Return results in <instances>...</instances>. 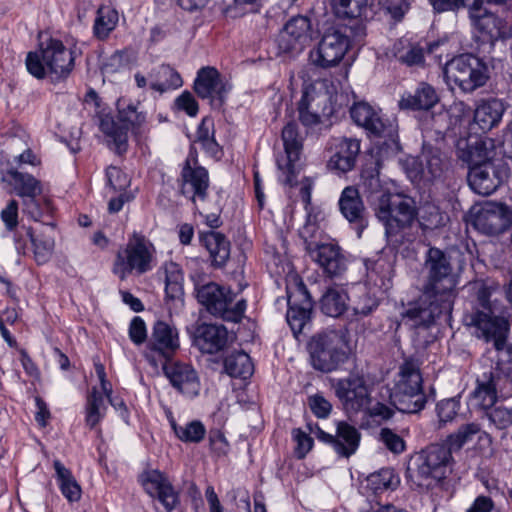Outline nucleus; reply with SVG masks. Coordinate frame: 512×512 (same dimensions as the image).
<instances>
[{
  "label": "nucleus",
  "instance_id": "obj_5",
  "mask_svg": "<svg viewBox=\"0 0 512 512\" xmlns=\"http://www.w3.org/2000/svg\"><path fill=\"white\" fill-rule=\"evenodd\" d=\"M452 456L443 444H432L423 450L415 460V468H409L410 481L417 488L429 490L446 477Z\"/></svg>",
  "mask_w": 512,
  "mask_h": 512
},
{
  "label": "nucleus",
  "instance_id": "obj_31",
  "mask_svg": "<svg viewBox=\"0 0 512 512\" xmlns=\"http://www.w3.org/2000/svg\"><path fill=\"white\" fill-rule=\"evenodd\" d=\"M390 401L400 412L418 413L424 409L427 396L423 388L408 389L401 385L400 388H392Z\"/></svg>",
  "mask_w": 512,
  "mask_h": 512
},
{
  "label": "nucleus",
  "instance_id": "obj_18",
  "mask_svg": "<svg viewBox=\"0 0 512 512\" xmlns=\"http://www.w3.org/2000/svg\"><path fill=\"white\" fill-rule=\"evenodd\" d=\"M307 428L309 433L314 434L320 441L330 444L341 457H350L359 447L361 434L354 426L346 422L337 424L335 435L326 433L318 425L308 424Z\"/></svg>",
  "mask_w": 512,
  "mask_h": 512
},
{
  "label": "nucleus",
  "instance_id": "obj_14",
  "mask_svg": "<svg viewBox=\"0 0 512 512\" xmlns=\"http://www.w3.org/2000/svg\"><path fill=\"white\" fill-rule=\"evenodd\" d=\"M137 480L145 493L157 499L166 512L173 511L179 504V494L164 472L146 468L138 475Z\"/></svg>",
  "mask_w": 512,
  "mask_h": 512
},
{
  "label": "nucleus",
  "instance_id": "obj_50",
  "mask_svg": "<svg viewBox=\"0 0 512 512\" xmlns=\"http://www.w3.org/2000/svg\"><path fill=\"white\" fill-rule=\"evenodd\" d=\"M196 143L210 155L216 156L219 151V145L214 138L213 121L209 118H204L198 126L196 132Z\"/></svg>",
  "mask_w": 512,
  "mask_h": 512
},
{
  "label": "nucleus",
  "instance_id": "obj_30",
  "mask_svg": "<svg viewBox=\"0 0 512 512\" xmlns=\"http://www.w3.org/2000/svg\"><path fill=\"white\" fill-rule=\"evenodd\" d=\"M228 342V331L223 325L201 324L194 334V344L207 354L223 350Z\"/></svg>",
  "mask_w": 512,
  "mask_h": 512
},
{
  "label": "nucleus",
  "instance_id": "obj_53",
  "mask_svg": "<svg viewBox=\"0 0 512 512\" xmlns=\"http://www.w3.org/2000/svg\"><path fill=\"white\" fill-rule=\"evenodd\" d=\"M395 57L399 62L407 66H420L424 63V50L418 44L408 43L395 51Z\"/></svg>",
  "mask_w": 512,
  "mask_h": 512
},
{
  "label": "nucleus",
  "instance_id": "obj_19",
  "mask_svg": "<svg viewBox=\"0 0 512 512\" xmlns=\"http://www.w3.org/2000/svg\"><path fill=\"white\" fill-rule=\"evenodd\" d=\"M473 223L484 234H500L512 224V209L504 203L486 202L475 215Z\"/></svg>",
  "mask_w": 512,
  "mask_h": 512
},
{
  "label": "nucleus",
  "instance_id": "obj_4",
  "mask_svg": "<svg viewBox=\"0 0 512 512\" xmlns=\"http://www.w3.org/2000/svg\"><path fill=\"white\" fill-rule=\"evenodd\" d=\"M74 66L75 51L55 38L41 42L39 52H29L26 57L27 70L37 79L49 77L53 82L64 80Z\"/></svg>",
  "mask_w": 512,
  "mask_h": 512
},
{
  "label": "nucleus",
  "instance_id": "obj_33",
  "mask_svg": "<svg viewBox=\"0 0 512 512\" xmlns=\"http://www.w3.org/2000/svg\"><path fill=\"white\" fill-rule=\"evenodd\" d=\"M1 179L3 182L13 186L16 193L24 198L37 197L42 192L41 184L33 176L23 174L13 168H1Z\"/></svg>",
  "mask_w": 512,
  "mask_h": 512
},
{
  "label": "nucleus",
  "instance_id": "obj_42",
  "mask_svg": "<svg viewBox=\"0 0 512 512\" xmlns=\"http://www.w3.org/2000/svg\"><path fill=\"white\" fill-rule=\"evenodd\" d=\"M224 370L231 377L246 379L253 374L254 366L247 353L237 351L225 357Z\"/></svg>",
  "mask_w": 512,
  "mask_h": 512
},
{
  "label": "nucleus",
  "instance_id": "obj_51",
  "mask_svg": "<svg viewBox=\"0 0 512 512\" xmlns=\"http://www.w3.org/2000/svg\"><path fill=\"white\" fill-rule=\"evenodd\" d=\"M480 425L477 423H467L458 428L456 432L449 435L447 439V448L452 451L460 450L465 444L473 440L474 436L480 432Z\"/></svg>",
  "mask_w": 512,
  "mask_h": 512
},
{
  "label": "nucleus",
  "instance_id": "obj_38",
  "mask_svg": "<svg viewBox=\"0 0 512 512\" xmlns=\"http://www.w3.org/2000/svg\"><path fill=\"white\" fill-rule=\"evenodd\" d=\"M439 98L435 89L427 84L421 83L414 94L404 95L399 101L401 109L428 110L432 108Z\"/></svg>",
  "mask_w": 512,
  "mask_h": 512
},
{
  "label": "nucleus",
  "instance_id": "obj_56",
  "mask_svg": "<svg viewBox=\"0 0 512 512\" xmlns=\"http://www.w3.org/2000/svg\"><path fill=\"white\" fill-rule=\"evenodd\" d=\"M293 440L296 442L295 454L299 459H302L312 449L313 439L309 434L300 428L292 430Z\"/></svg>",
  "mask_w": 512,
  "mask_h": 512
},
{
  "label": "nucleus",
  "instance_id": "obj_12",
  "mask_svg": "<svg viewBox=\"0 0 512 512\" xmlns=\"http://www.w3.org/2000/svg\"><path fill=\"white\" fill-rule=\"evenodd\" d=\"M299 119L304 126L311 127L321 122L322 117L332 114L329 93L322 82L305 85L298 103Z\"/></svg>",
  "mask_w": 512,
  "mask_h": 512
},
{
  "label": "nucleus",
  "instance_id": "obj_7",
  "mask_svg": "<svg viewBox=\"0 0 512 512\" xmlns=\"http://www.w3.org/2000/svg\"><path fill=\"white\" fill-rule=\"evenodd\" d=\"M310 360L314 369L332 372L348 359L346 334L343 330H326L309 343Z\"/></svg>",
  "mask_w": 512,
  "mask_h": 512
},
{
  "label": "nucleus",
  "instance_id": "obj_25",
  "mask_svg": "<svg viewBox=\"0 0 512 512\" xmlns=\"http://www.w3.org/2000/svg\"><path fill=\"white\" fill-rule=\"evenodd\" d=\"M179 347V334L176 327L162 320L156 321L147 341V349L168 360Z\"/></svg>",
  "mask_w": 512,
  "mask_h": 512
},
{
  "label": "nucleus",
  "instance_id": "obj_9",
  "mask_svg": "<svg viewBox=\"0 0 512 512\" xmlns=\"http://www.w3.org/2000/svg\"><path fill=\"white\" fill-rule=\"evenodd\" d=\"M444 76L449 85L453 83L463 92L476 90L488 79L486 65L471 54H463L449 61L444 68Z\"/></svg>",
  "mask_w": 512,
  "mask_h": 512
},
{
  "label": "nucleus",
  "instance_id": "obj_21",
  "mask_svg": "<svg viewBox=\"0 0 512 512\" xmlns=\"http://www.w3.org/2000/svg\"><path fill=\"white\" fill-rule=\"evenodd\" d=\"M326 149L330 152L327 168L330 171L346 173L355 167L360 153V140L346 137L332 138Z\"/></svg>",
  "mask_w": 512,
  "mask_h": 512
},
{
  "label": "nucleus",
  "instance_id": "obj_45",
  "mask_svg": "<svg viewBox=\"0 0 512 512\" xmlns=\"http://www.w3.org/2000/svg\"><path fill=\"white\" fill-rule=\"evenodd\" d=\"M117 23L118 12L109 6H101L94 21L95 36L105 39L115 29Z\"/></svg>",
  "mask_w": 512,
  "mask_h": 512
},
{
  "label": "nucleus",
  "instance_id": "obj_3",
  "mask_svg": "<svg viewBox=\"0 0 512 512\" xmlns=\"http://www.w3.org/2000/svg\"><path fill=\"white\" fill-rule=\"evenodd\" d=\"M498 288L480 284L476 291V302L470 312L464 315L466 326L474 329L478 338L493 342L496 350H503L509 331V323L504 316L498 314Z\"/></svg>",
  "mask_w": 512,
  "mask_h": 512
},
{
  "label": "nucleus",
  "instance_id": "obj_23",
  "mask_svg": "<svg viewBox=\"0 0 512 512\" xmlns=\"http://www.w3.org/2000/svg\"><path fill=\"white\" fill-rule=\"evenodd\" d=\"M181 193L189 198L195 206L206 201L209 188L208 171L201 166H192L186 160L181 171Z\"/></svg>",
  "mask_w": 512,
  "mask_h": 512
},
{
  "label": "nucleus",
  "instance_id": "obj_64",
  "mask_svg": "<svg viewBox=\"0 0 512 512\" xmlns=\"http://www.w3.org/2000/svg\"><path fill=\"white\" fill-rule=\"evenodd\" d=\"M33 231L29 227L21 226L14 233V244L19 254H25L28 242H31Z\"/></svg>",
  "mask_w": 512,
  "mask_h": 512
},
{
  "label": "nucleus",
  "instance_id": "obj_44",
  "mask_svg": "<svg viewBox=\"0 0 512 512\" xmlns=\"http://www.w3.org/2000/svg\"><path fill=\"white\" fill-rule=\"evenodd\" d=\"M169 423L177 438L186 443H199L206 434V428L199 420H193L185 425H178L175 419L169 415Z\"/></svg>",
  "mask_w": 512,
  "mask_h": 512
},
{
  "label": "nucleus",
  "instance_id": "obj_29",
  "mask_svg": "<svg viewBox=\"0 0 512 512\" xmlns=\"http://www.w3.org/2000/svg\"><path fill=\"white\" fill-rule=\"evenodd\" d=\"M341 214L356 226L358 236L367 226V213L359 190L353 186L344 188L339 199Z\"/></svg>",
  "mask_w": 512,
  "mask_h": 512
},
{
  "label": "nucleus",
  "instance_id": "obj_10",
  "mask_svg": "<svg viewBox=\"0 0 512 512\" xmlns=\"http://www.w3.org/2000/svg\"><path fill=\"white\" fill-rule=\"evenodd\" d=\"M118 119L123 124L120 125L109 115L100 118V130L113 142L118 153L124 152L128 146V130L132 128L139 131L146 122V115L138 112L133 104L123 106L118 103Z\"/></svg>",
  "mask_w": 512,
  "mask_h": 512
},
{
  "label": "nucleus",
  "instance_id": "obj_1",
  "mask_svg": "<svg viewBox=\"0 0 512 512\" xmlns=\"http://www.w3.org/2000/svg\"><path fill=\"white\" fill-rule=\"evenodd\" d=\"M422 271L421 295L403 315L413 327H429L442 314H450L457 295V277L445 251L430 247L424 255Z\"/></svg>",
  "mask_w": 512,
  "mask_h": 512
},
{
  "label": "nucleus",
  "instance_id": "obj_27",
  "mask_svg": "<svg viewBox=\"0 0 512 512\" xmlns=\"http://www.w3.org/2000/svg\"><path fill=\"white\" fill-rule=\"evenodd\" d=\"M164 372L170 383L186 397H195L200 391V381L195 369L185 363H173L164 366Z\"/></svg>",
  "mask_w": 512,
  "mask_h": 512
},
{
  "label": "nucleus",
  "instance_id": "obj_17",
  "mask_svg": "<svg viewBox=\"0 0 512 512\" xmlns=\"http://www.w3.org/2000/svg\"><path fill=\"white\" fill-rule=\"evenodd\" d=\"M336 396L348 412H358L370 404V391L366 379L359 373H352L338 381L335 388Z\"/></svg>",
  "mask_w": 512,
  "mask_h": 512
},
{
  "label": "nucleus",
  "instance_id": "obj_58",
  "mask_svg": "<svg viewBox=\"0 0 512 512\" xmlns=\"http://www.w3.org/2000/svg\"><path fill=\"white\" fill-rule=\"evenodd\" d=\"M377 306L378 301L365 292L353 303V311L355 315L367 316L376 309Z\"/></svg>",
  "mask_w": 512,
  "mask_h": 512
},
{
  "label": "nucleus",
  "instance_id": "obj_24",
  "mask_svg": "<svg viewBox=\"0 0 512 512\" xmlns=\"http://www.w3.org/2000/svg\"><path fill=\"white\" fill-rule=\"evenodd\" d=\"M509 374L499 364L477 379V387L472 396L483 409H490L497 401L498 390L502 391Z\"/></svg>",
  "mask_w": 512,
  "mask_h": 512
},
{
  "label": "nucleus",
  "instance_id": "obj_20",
  "mask_svg": "<svg viewBox=\"0 0 512 512\" xmlns=\"http://www.w3.org/2000/svg\"><path fill=\"white\" fill-rule=\"evenodd\" d=\"M231 86L215 67H202L194 81V91L202 99H210L211 104L222 106Z\"/></svg>",
  "mask_w": 512,
  "mask_h": 512
},
{
  "label": "nucleus",
  "instance_id": "obj_28",
  "mask_svg": "<svg viewBox=\"0 0 512 512\" xmlns=\"http://www.w3.org/2000/svg\"><path fill=\"white\" fill-rule=\"evenodd\" d=\"M309 254L323 269V272L331 278L341 276L347 269L346 258L337 245H316Z\"/></svg>",
  "mask_w": 512,
  "mask_h": 512
},
{
  "label": "nucleus",
  "instance_id": "obj_39",
  "mask_svg": "<svg viewBox=\"0 0 512 512\" xmlns=\"http://www.w3.org/2000/svg\"><path fill=\"white\" fill-rule=\"evenodd\" d=\"M31 244L35 261L40 265L47 263L53 254L55 246L54 226H43L41 231L36 235L33 234Z\"/></svg>",
  "mask_w": 512,
  "mask_h": 512
},
{
  "label": "nucleus",
  "instance_id": "obj_2",
  "mask_svg": "<svg viewBox=\"0 0 512 512\" xmlns=\"http://www.w3.org/2000/svg\"><path fill=\"white\" fill-rule=\"evenodd\" d=\"M360 188L374 206L375 215L384 225L387 236L397 234L414 222L417 216L414 201L387 191L380 180L377 168L362 171Z\"/></svg>",
  "mask_w": 512,
  "mask_h": 512
},
{
  "label": "nucleus",
  "instance_id": "obj_15",
  "mask_svg": "<svg viewBox=\"0 0 512 512\" xmlns=\"http://www.w3.org/2000/svg\"><path fill=\"white\" fill-rule=\"evenodd\" d=\"M466 1L473 26L484 41L493 45L496 40L510 35L505 21L483 6L484 0Z\"/></svg>",
  "mask_w": 512,
  "mask_h": 512
},
{
  "label": "nucleus",
  "instance_id": "obj_46",
  "mask_svg": "<svg viewBox=\"0 0 512 512\" xmlns=\"http://www.w3.org/2000/svg\"><path fill=\"white\" fill-rule=\"evenodd\" d=\"M367 488L373 493L382 492L387 489H395L400 483L399 477L391 468H383L371 473L367 479Z\"/></svg>",
  "mask_w": 512,
  "mask_h": 512
},
{
  "label": "nucleus",
  "instance_id": "obj_59",
  "mask_svg": "<svg viewBox=\"0 0 512 512\" xmlns=\"http://www.w3.org/2000/svg\"><path fill=\"white\" fill-rule=\"evenodd\" d=\"M129 337L136 345L143 344L147 339V330L144 320L136 316L134 317L129 326Z\"/></svg>",
  "mask_w": 512,
  "mask_h": 512
},
{
  "label": "nucleus",
  "instance_id": "obj_63",
  "mask_svg": "<svg viewBox=\"0 0 512 512\" xmlns=\"http://www.w3.org/2000/svg\"><path fill=\"white\" fill-rule=\"evenodd\" d=\"M106 176L110 187L115 191L124 190L129 184L126 174L117 167H109Z\"/></svg>",
  "mask_w": 512,
  "mask_h": 512
},
{
  "label": "nucleus",
  "instance_id": "obj_60",
  "mask_svg": "<svg viewBox=\"0 0 512 512\" xmlns=\"http://www.w3.org/2000/svg\"><path fill=\"white\" fill-rule=\"evenodd\" d=\"M308 403L311 411L318 418L328 417L332 409L331 403L319 394L310 396Z\"/></svg>",
  "mask_w": 512,
  "mask_h": 512
},
{
  "label": "nucleus",
  "instance_id": "obj_43",
  "mask_svg": "<svg viewBox=\"0 0 512 512\" xmlns=\"http://www.w3.org/2000/svg\"><path fill=\"white\" fill-rule=\"evenodd\" d=\"M54 468L58 485L63 496L71 503L79 501L82 490L71 471L58 460L54 461Z\"/></svg>",
  "mask_w": 512,
  "mask_h": 512
},
{
  "label": "nucleus",
  "instance_id": "obj_36",
  "mask_svg": "<svg viewBox=\"0 0 512 512\" xmlns=\"http://www.w3.org/2000/svg\"><path fill=\"white\" fill-rule=\"evenodd\" d=\"M421 365L422 362L416 356L404 357L399 365L393 388H400L401 385L408 389L423 388Z\"/></svg>",
  "mask_w": 512,
  "mask_h": 512
},
{
  "label": "nucleus",
  "instance_id": "obj_54",
  "mask_svg": "<svg viewBox=\"0 0 512 512\" xmlns=\"http://www.w3.org/2000/svg\"><path fill=\"white\" fill-rule=\"evenodd\" d=\"M379 439L392 453L400 454L405 450L406 446L403 438L389 428L381 429Z\"/></svg>",
  "mask_w": 512,
  "mask_h": 512
},
{
  "label": "nucleus",
  "instance_id": "obj_49",
  "mask_svg": "<svg viewBox=\"0 0 512 512\" xmlns=\"http://www.w3.org/2000/svg\"><path fill=\"white\" fill-rule=\"evenodd\" d=\"M335 14L343 19H356L367 10L368 0H332Z\"/></svg>",
  "mask_w": 512,
  "mask_h": 512
},
{
  "label": "nucleus",
  "instance_id": "obj_52",
  "mask_svg": "<svg viewBox=\"0 0 512 512\" xmlns=\"http://www.w3.org/2000/svg\"><path fill=\"white\" fill-rule=\"evenodd\" d=\"M418 220L423 229L433 230L445 224V215L435 204L425 203L420 207Z\"/></svg>",
  "mask_w": 512,
  "mask_h": 512
},
{
  "label": "nucleus",
  "instance_id": "obj_41",
  "mask_svg": "<svg viewBox=\"0 0 512 512\" xmlns=\"http://www.w3.org/2000/svg\"><path fill=\"white\" fill-rule=\"evenodd\" d=\"M348 307V295L339 287H330L320 299L321 311L331 317H339Z\"/></svg>",
  "mask_w": 512,
  "mask_h": 512
},
{
  "label": "nucleus",
  "instance_id": "obj_32",
  "mask_svg": "<svg viewBox=\"0 0 512 512\" xmlns=\"http://www.w3.org/2000/svg\"><path fill=\"white\" fill-rule=\"evenodd\" d=\"M468 183L475 193L488 196L498 188L500 179L497 177L492 164L484 163L470 168Z\"/></svg>",
  "mask_w": 512,
  "mask_h": 512
},
{
  "label": "nucleus",
  "instance_id": "obj_62",
  "mask_svg": "<svg viewBox=\"0 0 512 512\" xmlns=\"http://www.w3.org/2000/svg\"><path fill=\"white\" fill-rule=\"evenodd\" d=\"M487 417L497 429H506L511 426L508 408L496 407L487 412Z\"/></svg>",
  "mask_w": 512,
  "mask_h": 512
},
{
  "label": "nucleus",
  "instance_id": "obj_47",
  "mask_svg": "<svg viewBox=\"0 0 512 512\" xmlns=\"http://www.w3.org/2000/svg\"><path fill=\"white\" fill-rule=\"evenodd\" d=\"M105 412L104 396L94 387L87 398L86 424L90 428H94L105 416Z\"/></svg>",
  "mask_w": 512,
  "mask_h": 512
},
{
  "label": "nucleus",
  "instance_id": "obj_35",
  "mask_svg": "<svg viewBox=\"0 0 512 512\" xmlns=\"http://www.w3.org/2000/svg\"><path fill=\"white\" fill-rule=\"evenodd\" d=\"M505 111L503 103L495 98L482 100L474 111V121L483 131H489L501 121Z\"/></svg>",
  "mask_w": 512,
  "mask_h": 512
},
{
  "label": "nucleus",
  "instance_id": "obj_40",
  "mask_svg": "<svg viewBox=\"0 0 512 512\" xmlns=\"http://www.w3.org/2000/svg\"><path fill=\"white\" fill-rule=\"evenodd\" d=\"M151 89L160 93L175 89L182 85V79L177 71L169 65H161L149 73Z\"/></svg>",
  "mask_w": 512,
  "mask_h": 512
},
{
  "label": "nucleus",
  "instance_id": "obj_11",
  "mask_svg": "<svg viewBox=\"0 0 512 512\" xmlns=\"http://www.w3.org/2000/svg\"><path fill=\"white\" fill-rule=\"evenodd\" d=\"M350 47V39L342 28H327L317 47L310 51V60L320 68H331L338 65Z\"/></svg>",
  "mask_w": 512,
  "mask_h": 512
},
{
  "label": "nucleus",
  "instance_id": "obj_57",
  "mask_svg": "<svg viewBox=\"0 0 512 512\" xmlns=\"http://www.w3.org/2000/svg\"><path fill=\"white\" fill-rule=\"evenodd\" d=\"M447 109H441L431 115V127L438 134L452 136L451 122Z\"/></svg>",
  "mask_w": 512,
  "mask_h": 512
},
{
  "label": "nucleus",
  "instance_id": "obj_6",
  "mask_svg": "<svg viewBox=\"0 0 512 512\" xmlns=\"http://www.w3.org/2000/svg\"><path fill=\"white\" fill-rule=\"evenodd\" d=\"M154 255V245L143 234L133 232L125 246L118 250L112 271L121 280L133 273L142 275L152 269Z\"/></svg>",
  "mask_w": 512,
  "mask_h": 512
},
{
  "label": "nucleus",
  "instance_id": "obj_55",
  "mask_svg": "<svg viewBox=\"0 0 512 512\" xmlns=\"http://www.w3.org/2000/svg\"><path fill=\"white\" fill-rule=\"evenodd\" d=\"M460 402L456 398H449L440 401L436 410L440 422L447 423L452 421L458 413Z\"/></svg>",
  "mask_w": 512,
  "mask_h": 512
},
{
  "label": "nucleus",
  "instance_id": "obj_22",
  "mask_svg": "<svg viewBox=\"0 0 512 512\" xmlns=\"http://www.w3.org/2000/svg\"><path fill=\"white\" fill-rule=\"evenodd\" d=\"M282 141L284 144L286 158L277 159L278 168L286 174L284 182L292 185L296 176L295 164L300 159L303 149L304 137L299 132L296 122H288L282 129Z\"/></svg>",
  "mask_w": 512,
  "mask_h": 512
},
{
  "label": "nucleus",
  "instance_id": "obj_34",
  "mask_svg": "<svg viewBox=\"0 0 512 512\" xmlns=\"http://www.w3.org/2000/svg\"><path fill=\"white\" fill-rule=\"evenodd\" d=\"M353 121L373 135L381 136L385 131V123L379 113L368 103L359 102L350 109Z\"/></svg>",
  "mask_w": 512,
  "mask_h": 512
},
{
  "label": "nucleus",
  "instance_id": "obj_26",
  "mask_svg": "<svg viewBox=\"0 0 512 512\" xmlns=\"http://www.w3.org/2000/svg\"><path fill=\"white\" fill-rule=\"evenodd\" d=\"M411 166L408 174L412 179H424L431 181L439 177L443 171V159L437 148L424 147L421 154L407 161Z\"/></svg>",
  "mask_w": 512,
  "mask_h": 512
},
{
  "label": "nucleus",
  "instance_id": "obj_48",
  "mask_svg": "<svg viewBox=\"0 0 512 512\" xmlns=\"http://www.w3.org/2000/svg\"><path fill=\"white\" fill-rule=\"evenodd\" d=\"M452 136L462 133V129L470 122L471 108L463 101H454L449 107Z\"/></svg>",
  "mask_w": 512,
  "mask_h": 512
},
{
  "label": "nucleus",
  "instance_id": "obj_61",
  "mask_svg": "<svg viewBox=\"0 0 512 512\" xmlns=\"http://www.w3.org/2000/svg\"><path fill=\"white\" fill-rule=\"evenodd\" d=\"M320 233L319 226L315 219H313L311 216H308L305 224L302 226V228L299 230L300 237L304 240L306 243V249L310 253V250H313L312 247V240L317 237V235Z\"/></svg>",
  "mask_w": 512,
  "mask_h": 512
},
{
  "label": "nucleus",
  "instance_id": "obj_16",
  "mask_svg": "<svg viewBox=\"0 0 512 512\" xmlns=\"http://www.w3.org/2000/svg\"><path fill=\"white\" fill-rule=\"evenodd\" d=\"M288 310L286 320L293 335L298 338L310 325L313 303L306 286L299 282L293 288H288Z\"/></svg>",
  "mask_w": 512,
  "mask_h": 512
},
{
  "label": "nucleus",
  "instance_id": "obj_8",
  "mask_svg": "<svg viewBox=\"0 0 512 512\" xmlns=\"http://www.w3.org/2000/svg\"><path fill=\"white\" fill-rule=\"evenodd\" d=\"M196 297L209 313L225 321L239 322L246 310V301L238 300L234 303L235 294L230 288L209 282L196 285Z\"/></svg>",
  "mask_w": 512,
  "mask_h": 512
},
{
  "label": "nucleus",
  "instance_id": "obj_37",
  "mask_svg": "<svg viewBox=\"0 0 512 512\" xmlns=\"http://www.w3.org/2000/svg\"><path fill=\"white\" fill-rule=\"evenodd\" d=\"M201 241L208 250L214 266L222 267L230 256V243L227 238L216 231L201 234Z\"/></svg>",
  "mask_w": 512,
  "mask_h": 512
},
{
  "label": "nucleus",
  "instance_id": "obj_13",
  "mask_svg": "<svg viewBox=\"0 0 512 512\" xmlns=\"http://www.w3.org/2000/svg\"><path fill=\"white\" fill-rule=\"evenodd\" d=\"M317 28L307 15L291 17L281 29L278 36V47L284 53L303 51L316 37Z\"/></svg>",
  "mask_w": 512,
  "mask_h": 512
}]
</instances>
